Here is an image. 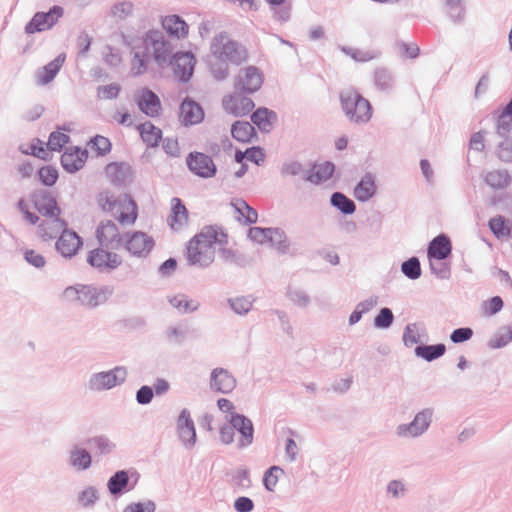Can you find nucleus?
I'll return each mask as SVG.
<instances>
[{
    "instance_id": "de8ad7c7",
    "label": "nucleus",
    "mask_w": 512,
    "mask_h": 512,
    "mask_svg": "<svg viewBox=\"0 0 512 512\" xmlns=\"http://www.w3.org/2000/svg\"><path fill=\"white\" fill-rule=\"evenodd\" d=\"M286 298L295 306L303 309L309 306L311 298L308 293L297 286L289 285L285 292Z\"/></svg>"
},
{
    "instance_id": "e433bc0d",
    "label": "nucleus",
    "mask_w": 512,
    "mask_h": 512,
    "mask_svg": "<svg viewBox=\"0 0 512 512\" xmlns=\"http://www.w3.org/2000/svg\"><path fill=\"white\" fill-rule=\"evenodd\" d=\"M427 337L425 325L422 323H408L403 331L402 341L406 347L421 343Z\"/></svg>"
},
{
    "instance_id": "72a5a7b5",
    "label": "nucleus",
    "mask_w": 512,
    "mask_h": 512,
    "mask_svg": "<svg viewBox=\"0 0 512 512\" xmlns=\"http://www.w3.org/2000/svg\"><path fill=\"white\" fill-rule=\"evenodd\" d=\"M483 180L493 190H504L511 184L512 177L506 169H495L487 171Z\"/></svg>"
},
{
    "instance_id": "a19ab883",
    "label": "nucleus",
    "mask_w": 512,
    "mask_h": 512,
    "mask_svg": "<svg viewBox=\"0 0 512 512\" xmlns=\"http://www.w3.org/2000/svg\"><path fill=\"white\" fill-rule=\"evenodd\" d=\"M277 115L274 111L260 107L251 115V121L256 125L261 132H270L272 129V122L276 120Z\"/></svg>"
},
{
    "instance_id": "49530a36",
    "label": "nucleus",
    "mask_w": 512,
    "mask_h": 512,
    "mask_svg": "<svg viewBox=\"0 0 512 512\" xmlns=\"http://www.w3.org/2000/svg\"><path fill=\"white\" fill-rule=\"evenodd\" d=\"M512 342V324L500 327L487 342L490 349H501Z\"/></svg>"
},
{
    "instance_id": "09e8293b",
    "label": "nucleus",
    "mask_w": 512,
    "mask_h": 512,
    "mask_svg": "<svg viewBox=\"0 0 512 512\" xmlns=\"http://www.w3.org/2000/svg\"><path fill=\"white\" fill-rule=\"evenodd\" d=\"M330 204L344 215H351L356 211L354 201L342 192L332 193Z\"/></svg>"
},
{
    "instance_id": "4c0bfd02",
    "label": "nucleus",
    "mask_w": 512,
    "mask_h": 512,
    "mask_svg": "<svg viewBox=\"0 0 512 512\" xmlns=\"http://www.w3.org/2000/svg\"><path fill=\"white\" fill-rule=\"evenodd\" d=\"M373 83L375 87L385 93H390L395 87L393 73L385 67H378L373 72Z\"/></svg>"
},
{
    "instance_id": "9d476101",
    "label": "nucleus",
    "mask_w": 512,
    "mask_h": 512,
    "mask_svg": "<svg viewBox=\"0 0 512 512\" xmlns=\"http://www.w3.org/2000/svg\"><path fill=\"white\" fill-rule=\"evenodd\" d=\"M264 81V75L256 66H247L241 68L234 78V88L243 94H253L257 92Z\"/></svg>"
},
{
    "instance_id": "603ef678",
    "label": "nucleus",
    "mask_w": 512,
    "mask_h": 512,
    "mask_svg": "<svg viewBox=\"0 0 512 512\" xmlns=\"http://www.w3.org/2000/svg\"><path fill=\"white\" fill-rule=\"evenodd\" d=\"M231 206L234 207L235 211L243 217L244 224H254L257 222V211L249 206L245 200L240 198L234 199L231 202Z\"/></svg>"
},
{
    "instance_id": "2eb2a0df",
    "label": "nucleus",
    "mask_w": 512,
    "mask_h": 512,
    "mask_svg": "<svg viewBox=\"0 0 512 512\" xmlns=\"http://www.w3.org/2000/svg\"><path fill=\"white\" fill-rule=\"evenodd\" d=\"M87 262L100 272H110L121 265L122 258L117 253L102 247L90 251L87 256Z\"/></svg>"
},
{
    "instance_id": "58836bf2",
    "label": "nucleus",
    "mask_w": 512,
    "mask_h": 512,
    "mask_svg": "<svg viewBox=\"0 0 512 512\" xmlns=\"http://www.w3.org/2000/svg\"><path fill=\"white\" fill-rule=\"evenodd\" d=\"M141 139L148 147H157L162 139V131L150 121L137 126Z\"/></svg>"
},
{
    "instance_id": "864d4df0",
    "label": "nucleus",
    "mask_w": 512,
    "mask_h": 512,
    "mask_svg": "<svg viewBox=\"0 0 512 512\" xmlns=\"http://www.w3.org/2000/svg\"><path fill=\"white\" fill-rule=\"evenodd\" d=\"M279 254H287L289 252L290 243L287 235L281 228L271 227L269 241Z\"/></svg>"
},
{
    "instance_id": "393cba45",
    "label": "nucleus",
    "mask_w": 512,
    "mask_h": 512,
    "mask_svg": "<svg viewBox=\"0 0 512 512\" xmlns=\"http://www.w3.org/2000/svg\"><path fill=\"white\" fill-rule=\"evenodd\" d=\"M452 253V243L450 238L445 234H439L434 237L427 247L428 259L443 261Z\"/></svg>"
},
{
    "instance_id": "1a4fd4ad",
    "label": "nucleus",
    "mask_w": 512,
    "mask_h": 512,
    "mask_svg": "<svg viewBox=\"0 0 512 512\" xmlns=\"http://www.w3.org/2000/svg\"><path fill=\"white\" fill-rule=\"evenodd\" d=\"M154 245V239L142 231H130L124 233L122 248L134 257H147L152 251Z\"/></svg>"
},
{
    "instance_id": "f704fd0d",
    "label": "nucleus",
    "mask_w": 512,
    "mask_h": 512,
    "mask_svg": "<svg viewBox=\"0 0 512 512\" xmlns=\"http://www.w3.org/2000/svg\"><path fill=\"white\" fill-rule=\"evenodd\" d=\"M445 13L455 25H462L466 21V6L464 0H443Z\"/></svg>"
},
{
    "instance_id": "c03bdc74",
    "label": "nucleus",
    "mask_w": 512,
    "mask_h": 512,
    "mask_svg": "<svg viewBox=\"0 0 512 512\" xmlns=\"http://www.w3.org/2000/svg\"><path fill=\"white\" fill-rule=\"evenodd\" d=\"M232 137L242 143H248L256 136L254 126L248 121H236L231 127Z\"/></svg>"
},
{
    "instance_id": "0e129e2a",
    "label": "nucleus",
    "mask_w": 512,
    "mask_h": 512,
    "mask_svg": "<svg viewBox=\"0 0 512 512\" xmlns=\"http://www.w3.org/2000/svg\"><path fill=\"white\" fill-rule=\"evenodd\" d=\"M121 91V86L118 83H111L109 85L99 86L97 88V97L99 99L113 100L116 99Z\"/></svg>"
},
{
    "instance_id": "79ce46f5",
    "label": "nucleus",
    "mask_w": 512,
    "mask_h": 512,
    "mask_svg": "<svg viewBox=\"0 0 512 512\" xmlns=\"http://www.w3.org/2000/svg\"><path fill=\"white\" fill-rule=\"evenodd\" d=\"M167 300L180 314L195 312L200 307V303L197 300L189 299L187 295L182 293L168 296Z\"/></svg>"
},
{
    "instance_id": "052dcab7",
    "label": "nucleus",
    "mask_w": 512,
    "mask_h": 512,
    "mask_svg": "<svg viewBox=\"0 0 512 512\" xmlns=\"http://www.w3.org/2000/svg\"><path fill=\"white\" fill-rule=\"evenodd\" d=\"M232 484L241 489H248L251 486V478L247 468L239 467L232 475Z\"/></svg>"
},
{
    "instance_id": "a878e982",
    "label": "nucleus",
    "mask_w": 512,
    "mask_h": 512,
    "mask_svg": "<svg viewBox=\"0 0 512 512\" xmlns=\"http://www.w3.org/2000/svg\"><path fill=\"white\" fill-rule=\"evenodd\" d=\"M179 118L184 126L198 124L204 119L202 107L190 98H186L180 105Z\"/></svg>"
},
{
    "instance_id": "c85d7f7f",
    "label": "nucleus",
    "mask_w": 512,
    "mask_h": 512,
    "mask_svg": "<svg viewBox=\"0 0 512 512\" xmlns=\"http://www.w3.org/2000/svg\"><path fill=\"white\" fill-rule=\"evenodd\" d=\"M134 485H130V477L127 470L116 471L107 481L108 492L114 497H119L131 491Z\"/></svg>"
},
{
    "instance_id": "f257e3e1",
    "label": "nucleus",
    "mask_w": 512,
    "mask_h": 512,
    "mask_svg": "<svg viewBox=\"0 0 512 512\" xmlns=\"http://www.w3.org/2000/svg\"><path fill=\"white\" fill-rule=\"evenodd\" d=\"M111 286H95L87 284H75L68 286L63 291V298L74 306L86 309H95L105 304L113 294Z\"/></svg>"
},
{
    "instance_id": "a211bd4d",
    "label": "nucleus",
    "mask_w": 512,
    "mask_h": 512,
    "mask_svg": "<svg viewBox=\"0 0 512 512\" xmlns=\"http://www.w3.org/2000/svg\"><path fill=\"white\" fill-rule=\"evenodd\" d=\"M215 258V248L196 244L190 240L187 245V261L192 266L206 268L210 266Z\"/></svg>"
},
{
    "instance_id": "bf43d9fd",
    "label": "nucleus",
    "mask_w": 512,
    "mask_h": 512,
    "mask_svg": "<svg viewBox=\"0 0 512 512\" xmlns=\"http://www.w3.org/2000/svg\"><path fill=\"white\" fill-rule=\"evenodd\" d=\"M394 319L392 310L388 307H383L375 316L373 324L377 329H388L392 326Z\"/></svg>"
},
{
    "instance_id": "c756f323",
    "label": "nucleus",
    "mask_w": 512,
    "mask_h": 512,
    "mask_svg": "<svg viewBox=\"0 0 512 512\" xmlns=\"http://www.w3.org/2000/svg\"><path fill=\"white\" fill-rule=\"evenodd\" d=\"M376 189L375 176L366 173L355 186L353 195L359 202H367L375 195Z\"/></svg>"
},
{
    "instance_id": "bb28decb",
    "label": "nucleus",
    "mask_w": 512,
    "mask_h": 512,
    "mask_svg": "<svg viewBox=\"0 0 512 512\" xmlns=\"http://www.w3.org/2000/svg\"><path fill=\"white\" fill-rule=\"evenodd\" d=\"M191 240L196 244L214 247V244H226L227 234L218 226H206L197 233Z\"/></svg>"
},
{
    "instance_id": "f03ea898",
    "label": "nucleus",
    "mask_w": 512,
    "mask_h": 512,
    "mask_svg": "<svg viewBox=\"0 0 512 512\" xmlns=\"http://www.w3.org/2000/svg\"><path fill=\"white\" fill-rule=\"evenodd\" d=\"M33 203L37 211L47 217L43 220L39 229L41 236L44 239H53L62 230L66 223L60 219V208L57 205L56 199L48 191H41L33 195Z\"/></svg>"
},
{
    "instance_id": "6e6552de",
    "label": "nucleus",
    "mask_w": 512,
    "mask_h": 512,
    "mask_svg": "<svg viewBox=\"0 0 512 512\" xmlns=\"http://www.w3.org/2000/svg\"><path fill=\"white\" fill-rule=\"evenodd\" d=\"M128 370L125 366H115L108 371L92 373L87 381V388L91 392H103L124 384L127 380Z\"/></svg>"
},
{
    "instance_id": "b1692460",
    "label": "nucleus",
    "mask_w": 512,
    "mask_h": 512,
    "mask_svg": "<svg viewBox=\"0 0 512 512\" xmlns=\"http://www.w3.org/2000/svg\"><path fill=\"white\" fill-rule=\"evenodd\" d=\"M236 387L235 377L224 368H215L210 375V388L213 391L229 394Z\"/></svg>"
},
{
    "instance_id": "680f3d73",
    "label": "nucleus",
    "mask_w": 512,
    "mask_h": 512,
    "mask_svg": "<svg viewBox=\"0 0 512 512\" xmlns=\"http://www.w3.org/2000/svg\"><path fill=\"white\" fill-rule=\"evenodd\" d=\"M70 141V137L60 131H54L50 134L47 142V147L51 151H61L63 146Z\"/></svg>"
},
{
    "instance_id": "8fccbe9b",
    "label": "nucleus",
    "mask_w": 512,
    "mask_h": 512,
    "mask_svg": "<svg viewBox=\"0 0 512 512\" xmlns=\"http://www.w3.org/2000/svg\"><path fill=\"white\" fill-rule=\"evenodd\" d=\"M254 301L255 299L248 295L231 297L227 300V303L235 314L245 316L251 311Z\"/></svg>"
},
{
    "instance_id": "69168bd1",
    "label": "nucleus",
    "mask_w": 512,
    "mask_h": 512,
    "mask_svg": "<svg viewBox=\"0 0 512 512\" xmlns=\"http://www.w3.org/2000/svg\"><path fill=\"white\" fill-rule=\"evenodd\" d=\"M91 148L94 149L99 156H104L111 150V142L108 138L96 135L89 142Z\"/></svg>"
},
{
    "instance_id": "ddd939ff",
    "label": "nucleus",
    "mask_w": 512,
    "mask_h": 512,
    "mask_svg": "<svg viewBox=\"0 0 512 512\" xmlns=\"http://www.w3.org/2000/svg\"><path fill=\"white\" fill-rule=\"evenodd\" d=\"M176 433L185 449L191 450L195 447L197 442L196 428L187 408H183L176 419Z\"/></svg>"
},
{
    "instance_id": "5fc2aeb1",
    "label": "nucleus",
    "mask_w": 512,
    "mask_h": 512,
    "mask_svg": "<svg viewBox=\"0 0 512 512\" xmlns=\"http://www.w3.org/2000/svg\"><path fill=\"white\" fill-rule=\"evenodd\" d=\"M134 11V4L131 1L123 0L114 3L109 10L108 16L116 21H123L130 17Z\"/></svg>"
},
{
    "instance_id": "4be33fe9",
    "label": "nucleus",
    "mask_w": 512,
    "mask_h": 512,
    "mask_svg": "<svg viewBox=\"0 0 512 512\" xmlns=\"http://www.w3.org/2000/svg\"><path fill=\"white\" fill-rule=\"evenodd\" d=\"M88 152L78 146L67 148L61 155V165L68 173L79 171L86 163Z\"/></svg>"
},
{
    "instance_id": "9b49d317",
    "label": "nucleus",
    "mask_w": 512,
    "mask_h": 512,
    "mask_svg": "<svg viewBox=\"0 0 512 512\" xmlns=\"http://www.w3.org/2000/svg\"><path fill=\"white\" fill-rule=\"evenodd\" d=\"M227 422L231 424L234 431L239 434L237 449L243 450L253 444L255 429L249 417L240 413H232L230 417H227Z\"/></svg>"
},
{
    "instance_id": "0eeeda50",
    "label": "nucleus",
    "mask_w": 512,
    "mask_h": 512,
    "mask_svg": "<svg viewBox=\"0 0 512 512\" xmlns=\"http://www.w3.org/2000/svg\"><path fill=\"white\" fill-rule=\"evenodd\" d=\"M141 43L146 47V50H152V57L158 66L168 65L173 56V46L162 31H148L142 38Z\"/></svg>"
},
{
    "instance_id": "39448f33",
    "label": "nucleus",
    "mask_w": 512,
    "mask_h": 512,
    "mask_svg": "<svg viewBox=\"0 0 512 512\" xmlns=\"http://www.w3.org/2000/svg\"><path fill=\"white\" fill-rule=\"evenodd\" d=\"M343 112L350 122L367 123L372 117L370 102L354 89H346L340 93Z\"/></svg>"
},
{
    "instance_id": "f8f14e48",
    "label": "nucleus",
    "mask_w": 512,
    "mask_h": 512,
    "mask_svg": "<svg viewBox=\"0 0 512 512\" xmlns=\"http://www.w3.org/2000/svg\"><path fill=\"white\" fill-rule=\"evenodd\" d=\"M63 13V8L58 5H54L47 12H36L25 25V33L34 34L51 29Z\"/></svg>"
},
{
    "instance_id": "7c9ffc66",
    "label": "nucleus",
    "mask_w": 512,
    "mask_h": 512,
    "mask_svg": "<svg viewBox=\"0 0 512 512\" xmlns=\"http://www.w3.org/2000/svg\"><path fill=\"white\" fill-rule=\"evenodd\" d=\"M105 173L112 184L125 185L131 178V168L126 163L112 162L106 165Z\"/></svg>"
},
{
    "instance_id": "f3484780",
    "label": "nucleus",
    "mask_w": 512,
    "mask_h": 512,
    "mask_svg": "<svg viewBox=\"0 0 512 512\" xmlns=\"http://www.w3.org/2000/svg\"><path fill=\"white\" fill-rule=\"evenodd\" d=\"M189 170L204 179L215 176L217 172L213 159L201 152H190L186 158Z\"/></svg>"
},
{
    "instance_id": "473e14b6",
    "label": "nucleus",
    "mask_w": 512,
    "mask_h": 512,
    "mask_svg": "<svg viewBox=\"0 0 512 512\" xmlns=\"http://www.w3.org/2000/svg\"><path fill=\"white\" fill-rule=\"evenodd\" d=\"M171 215L169 225L173 230H180L188 223V211L180 198L174 197L171 200Z\"/></svg>"
},
{
    "instance_id": "20e7f679",
    "label": "nucleus",
    "mask_w": 512,
    "mask_h": 512,
    "mask_svg": "<svg viewBox=\"0 0 512 512\" xmlns=\"http://www.w3.org/2000/svg\"><path fill=\"white\" fill-rule=\"evenodd\" d=\"M212 55L219 61L239 66L248 58L245 46L233 40L227 32L216 34L210 44Z\"/></svg>"
},
{
    "instance_id": "2f4dec72",
    "label": "nucleus",
    "mask_w": 512,
    "mask_h": 512,
    "mask_svg": "<svg viewBox=\"0 0 512 512\" xmlns=\"http://www.w3.org/2000/svg\"><path fill=\"white\" fill-rule=\"evenodd\" d=\"M335 170V165L326 161L321 164L314 165L311 170L304 174V179L312 184L319 185L329 180Z\"/></svg>"
},
{
    "instance_id": "e2e57ef3",
    "label": "nucleus",
    "mask_w": 512,
    "mask_h": 512,
    "mask_svg": "<svg viewBox=\"0 0 512 512\" xmlns=\"http://www.w3.org/2000/svg\"><path fill=\"white\" fill-rule=\"evenodd\" d=\"M430 262V270L432 274H434L437 278L445 280L449 279L451 276V268L450 264L436 261L435 259H429Z\"/></svg>"
},
{
    "instance_id": "a18cd8bd",
    "label": "nucleus",
    "mask_w": 512,
    "mask_h": 512,
    "mask_svg": "<svg viewBox=\"0 0 512 512\" xmlns=\"http://www.w3.org/2000/svg\"><path fill=\"white\" fill-rule=\"evenodd\" d=\"M415 355L424 359L427 362H432L442 357L446 352V346L442 343L434 345H418L415 350Z\"/></svg>"
},
{
    "instance_id": "4d7b16f0",
    "label": "nucleus",
    "mask_w": 512,
    "mask_h": 512,
    "mask_svg": "<svg viewBox=\"0 0 512 512\" xmlns=\"http://www.w3.org/2000/svg\"><path fill=\"white\" fill-rule=\"evenodd\" d=\"M284 474V470L280 466H271L263 476V485L269 492H273L278 483L279 477Z\"/></svg>"
},
{
    "instance_id": "774afa93",
    "label": "nucleus",
    "mask_w": 512,
    "mask_h": 512,
    "mask_svg": "<svg viewBox=\"0 0 512 512\" xmlns=\"http://www.w3.org/2000/svg\"><path fill=\"white\" fill-rule=\"evenodd\" d=\"M156 504L152 500L140 501V502H132L128 504L123 512H155Z\"/></svg>"
},
{
    "instance_id": "6ab92c4d",
    "label": "nucleus",
    "mask_w": 512,
    "mask_h": 512,
    "mask_svg": "<svg viewBox=\"0 0 512 512\" xmlns=\"http://www.w3.org/2000/svg\"><path fill=\"white\" fill-rule=\"evenodd\" d=\"M222 104L226 112L236 117L249 114L255 107L253 100L241 92L225 96Z\"/></svg>"
},
{
    "instance_id": "7ed1b4c3",
    "label": "nucleus",
    "mask_w": 512,
    "mask_h": 512,
    "mask_svg": "<svg viewBox=\"0 0 512 512\" xmlns=\"http://www.w3.org/2000/svg\"><path fill=\"white\" fill-rule=\"evenodd\" d=\"M97 203L104 212L110 213L121 224L131 225L137 219V205L128 194L115 197L110 191H102L97 195Z\"/></svg>"
},
{
    "instance_id": "37998d69",
    "label": "nucleus",
    "mask_w": 512,
    "mask_h": 512,
    "mask_svg": "<svg viewBox=\"0 0 512 512\" xmlns=\"http://www.w3.org/2000/svg\"><path fill=\"white\" fill-rule=\"evenodd\" d=\"M87 444L99 456L109 455L116 449V443L104 434L90 437L87 440Z\"/></svg>"
},
{
    "instance_id": "423d86ee",
    "label": "nucleus",
    "mask_w": 512,
    "mask_h": 512,
    "mask_svg": "<svg viewBox=\"0 0 512 512\" xmlns=\"http://www.w3.org/2000/svg\"><path fill=\"white\" fill-rule=\"evenodd\" d=\"M434 417V408L419 410L408 423L397 425L395 434L401 439H416L423 436L430 428Z\"/></svg>"
},
{
    "instance_id": "c9c22d12",
    "label": "nucleus",
    "mask_w": 512,
    "mask_h": 512,
    "mask_svg": "<svg viewBox=\"0 0 512 512\" xmlns=\"http://www.w3.org/2000/svg\"><path fill=\"white\" fill-rule=\"evenodd\" d=\"M65 61V55L59 54L55 59L42 67L37 73V84L46 85L50 83L60 71Z\"/></svg>"
},
{
    "instance_id": "cd10ccee",
    "label": "nucleus",
    "mask_w": 512,
    "mask_h": 512,
    "mask_svg": "<svg viewBox=\"0 0 512 512\" xmlns=\"http://www.w3.org/2000/svg\"><path fill=\"white\" fill-rule=\"evenodd\" d=\"M92 456L88 450L74 445L68 452V464L76 472H84L92 466Z\"/></svg>"
},
{
    "instance_id": "5701e85b",
    "label": "nucleus",
    "mask_w": 512,
    "mask_h": 512,
    "mask_svg": "<svg viewBox=\"0 0 512 512\" xmlns=\"http://www.w3.org/2000/svg\"><path fill=\"white\" fill-rule=\"evenodd\" d=\"M135 103L139 110L149 117H156L161 110V102L156 93L149 88H143L138 95H135Z\"/></svg>"
},
{
    "instance_id": "aec40b11",
    "label": "nucleus",
    "mask_w": 512,
    "mask_h": 512,
    "mask_svg": "<svg viewBox=\"0 0 512 512\" xmlns=\"http://www.w3.org/2000/svg\"><path fill=\"white\" fill-rule=\"evenodd\" d=\"M123 44L131 49L133 53V58L131 62V71L134 75H142L146 69L147 65L150 62V53L149 50H146V47L141 43L140 46L134 45L132 39L122 34Z\"/></svg>"
},
{
    "instance_id": "3c124183",
    "label": "nucleus",
    "mask_w": 512,
    "mask_h": 512,
    "mask_svg": "<svg viewBox=\"0 0 512 512\" xmlns=\"http://www.w3.org/2000/svg\"><path fill=\"white\" fill-rule=\"evenodd\" d=\"M100 500V493L95 486H86L77 494V502L84 509L93 508Z\"/></svg>"
},
{
    "instance_id": "412c9836",
    "label": "nucleus",
    "mask_w": 512,
    "mask_h": 512,
    "mask_svg": "<svg viewBox=\"0 0 512 512\" xmlns=\"http://www.w3.org/2000/svg\"><path fill=\"white\" fill-rule=\"evenodd\" d=\"M60 236L56 241V250L65 258H72L83 245L82 239L66 226L60 230Z\"/></svg>"
},
{
    "instance_id": "dca6fc26",
    "label": "nucleus",
    "mask_w": 512,
    "mask_h": 512,
    "mask_svg": "<svg viewBox=\"0 0 512 512\" xmlns=\"http://www.w3.org/2000/svg\"><path fill=\"white\" fill-rule=\"evenodd\" d=\"M168 64L172 66L175 77L186 83L193 75L196 59L191 52H176Z\"/></svg>"
},
{
    "instance_id": "6e6d98bb",
    "label": "nucleus",
    "mask_w": 512,
    "mask_h": 512,
    "mask_svg": "<svg viewBox=\"0 0 512 512\" xmlns=\"http://www.w3.org/2000/svg\"><path fill=\"white\" fill-rule=\"evenodd\" d=\"M401 272L410 280L419 279L422 273L419 258L413 256L402 262Z\"/></svg>"
},
{
    "instance_id": "13d9d810",
    "label": "nucleus",
    "mask_w": 512,
    "mask_h": 512,
    "mask_svg": "<svg viewBox=\"0 0 512 512\" xmlns=\"http://www.w3.org/2000/svg\"><path fill=\"white\" fill-rule=\"evenodd\" d=\"M509 220H506L503 216H496L489 220L488 226L491 232L499 239L502 237H507L508 230L510 225Z\"/></svg>"
},
{
    "instance_id": "338daca9",
    "label": "nucleus",
    "mask_w": 512,
    "mask_h": 512,
    "mask_svg": "<svg viewBox=\"0 0 512 512\" xmlns=\"http://www.w3.org/2000/svg\"><path fill=\"white\" fill-rule=\"evenodd\" d=\"M38 175L40 178V181L45 186H52L56 183L58 179V171L56 168L52 166H44L39 169Z\"/></svg>"
},
{
    "instance_id": "4468645a",
    "label": "nucleus",
    "mask_w": 512,
    "mask_h": 512,
    "mask_svg": "<svg viewBox=\"0 0 512 512\" xmlns=\"http://www.w3.org/2000/svg\"><path fill=\"white\" fill-rule=\"evenodd\" d=\"M96 238L101 247L119 250L123 246L124 234H120L117 225L111 221H101L96 229Z\"/></svg>"
},
{
    "instance_id": "ea45409f",
    "label": "nucleus",
    "mask_w": 512,
    "mask_h": 512,
    "mask_svg": "<svg viewBox=\"0 0 512 512\" xmlns=\"http://www.w3.org/2000/svg\"><path fill=\"white\" fill-rule=\"evenodd\" d=\"M162 25L169 35L175 36L178 39L188 34L187 23L178 15L166 16L162 21Z\"/></svg>"
}]
</instances>
